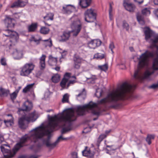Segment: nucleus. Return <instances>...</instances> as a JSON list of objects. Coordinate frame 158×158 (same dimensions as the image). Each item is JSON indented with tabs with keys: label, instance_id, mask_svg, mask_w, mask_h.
<instances>
[{
	"label": "nucleus",
	"instance_id": "obj_1",
	"mask_svg": "<svg viewBox=\"0 0 158 158\" xmlns=\"http://www.w3.org/2000/svg\"><path fill=\"white\" fill-rule=\"evenodd\" d=\"M48 123L45 127L40 125L32 130L29 133V135H26L23 136L21 138L20 142L15 145L12 151L6 149L4 147V157L10 158L13 157L19 150L24 145V143L28 140L35 143L45 135H48L49 138L50 134L54 131L55 128L58 126L60 122H63L68 124V126L63 128L61 131V135L64 134L71 130V122L76 119L74 111L72 108L64 110V112L60 115H55L53 116H51L48 115Z\"/></svg>",
	"mask_w": 158,
	"mask_h": 158
},
{
	"label": "nucleus",
	"instance_id": "obj_2",
	"mask_svg": "<svg viewBox=\"0 0 158 158\" xmlns=\"http://www.w3.org/2000/svg\"><path fill=\"white\" fill-rule=\"evenodd\" d=\"M136 86L135 85H132L125 82L116 89L108 94L105 98L98 101L97 103L91 101L88 104L78 106L77 112L80 115H84L87 112L98 115L100 114V105L109 107H118L120 105L119 101L128 98Z\"/></svg>",
	"mask_w": 158,
	"mask_h": 158
},
{
	"label": "nucleus",
	"instance_id": "obj_3",
	"mask_svg": "<svg viewBox=\"0 0 158 158\" xmlns=\"http://www.w3.org/2000/svg\"><path fill=\"white\" fill-rule=\"evenodd\" d=\"M3 35L10 39L6 48L9 49L10 52H13L14 58L19 59L22 58L23 55V50L19 48H16L14 47L19 39L18 33L15 31L8 29L5 30Z\"/></svg>",
	"mask_w": 158,
	"mask_h": 158
},
{
	"label": "nucleus",
	"instance_id": "obj_4",
	"mask_svg": "<svg viewBox=\"0 0 158 158\" xmlns=\"http://www.w3.org/2000/svg\"><path fill=\"white\" fill-rule=\"evenodd\" d=\"M152 69L153 70H147L143 75L140 72L139 69H137L135 72L134 78L136 80L139 81L148 78L150 75L154 73V70H158V59H156L154 60Z\"/></svg>",
	"mask_w": 158,
	"mask_h": 158
},
{
	"label": "nucleus",
	"instance_id": "obj_5",
	"mask_svg": "<svg viewBox=\"0 0 158 158\" xmlns=\"http://www.w3.org/2000/svg\"><path fill=\"white\" fill-rule=\"evenodd\" d=\"M72 22L70 27L72 29V35L73 37H76L81 31L82 28V24L80 20L76 16H73L71 18Z\"/></svg>",
	"mask_w": 158,
	"mask_h": 158
},
{
	"label": "nucleus",
	"instance_id": "obj_6",
	"mask_svg": "<svg viewBox=\"0 0 158 158\" xmlns=\"http://www.w3.org/2000/svg\"><path fill=\"white\" fill-rule=\"evenodd\" d=\"M157 53L156 52H150L146 51L144 53L142 54L139 58L138 66L140 67H143L147 65L148 63V57H152Z\"/></svg>",
	"mask_w": 158,
	"mask_h": 158
},
{
	"label": "nucleus",
	"instance_id": "obj_7",
	"mask_svg": "<svg viewBox=\"0 0 158 158\" xmlns=\"http://www.w3.org/2000/svg\"><path fill=\"white\" fill-rule=\"evenodd\" d=\"M35 114L34 113H32L26 116L23 117L19 119V125L20 128L25 129L27 127L25 122L28 123L30 122H33L36 120V119L35 118Z\"/></svg>",
	"mask_w": 158,
	"mask_h": 158
},
{
	"label": "nucleus",
	"instance_id": "obj_8",
	"mask_svg": "<svg viewBox=\"0 0 158 158\" xmlns=\"http://www.w3.org/2000/svg\"><path fill=\"white\" fill-rule=\"evenodd\" d=\"M35 67V64L31 62L26 63L20 69V75L28 76L32 72Z\"/></svg>",
	"mask_w": 158,
	"mask_h": 158
},
{
	"label": "nucleus",
	"instance_id": "obj_9",
	"mask_svg": "<svg viewBox=\"0 0 158 158\" xmlns=\"http://www.w3.org/2000/svg\"><path fill=\"white\" fill-rule=\"evenodd\" d=\"M85 20L88 23L94 22L96 20V13L94 10L92 8L87 9L85 12Z\"/></svg>",
	"mask_w": 158,
	"mask_h": 158
},
{
	"label": "nucleus",
	"instance_id": "obj_10",
	"mask_svg": "<svg viewBox=\"0 0 158 158\" xmlns=\"http://www.w3.org/2000/svg\"><path fill=\"white\" fill-rule=\"evenodd\" d=\"M69 139L68 138H64L62 135H61L59 136L56 141L53 143H51L49 139H48L46 141H44V143L45 144L46 146L49 148L50 149H52L55 147L59 143L63 140H67Z\"/></svg>",
	"mask_w": 158,
	"mask_h": 158
},
{
	"label": "nucleus",
	"instance_id": "obj_11",
	"mask_svg": "<svg viewBox=\"0 0 158 158\" xmlns=\"http://www.w3.org/2000/svg\"><path fill=\"white\" fill-rule=\"evenodd\" d=\"M71 31H65L63 32L62 34L59 37V41L60 42H65L68 40L71 36Z\"/></svg>",
	"mask_w": 158,
	"mask_h": 158
},
{
	"label": "nucleus",
	"instance_id": "obj_12",
	"mask_svg": "<svg viewBox=\"0 0 158 158\" xmlns=\"http://www.w3.org/2000/svg\"><path fill=\"white\" fill-rule=\"evenodd\" d=\"M102 42L99 39L93 40L88 43V46L91 49H95L96 47L100 46Z\"/></svg>",
	"mask_w": 158,
	"mask_h": 158
},
{
	"label": "nucleus",
	"instance_id": "obj_13",
	"mask_svg": "<svg viewBox=\"0 0 158 158\" xmlns=\"http://www.w3.org/2000/svg\"><path fill=\"white\" fill-rule=\"evenodd\" d=\"M75 10V7L74 6L71 5H68L63 7L62 11L64 14H69Z\"/></svg>",
	"mask_w": 158,
	"mask_h": 158
},
{
	"label": "nucleus",
	"instance_id": "obj_14",
	"mask_svg": "<svg viewBox=\"0 0 158 158\" xmlns=\"http://www.w3.org/2000/svg\"><path fill=\"white\" fill-rule=\"evenodd\" d=\"M26 4V2L23 0H18L13 3L10 6V7L14 8L24 6Z\"/></svg>",
	"mask_w": 158,
	"mask_h": 158
},
{
	"label": "nucleus",
	"instance_id": "obj_15",
	"mask_svg": "<svg viewBox=\"0 0 158 158\" xmlns=\"http://www.w3.org/2000/svg\"><path fill=\"white\" fill-rule=\"evenodd\" d=\"M32 107V103L28 101L24 102L22 106V109H19V111H30Z\"/></svg>",
	"mask_w": 158,
	"mask_h": 158
},
{
	"label": "nucleus",
	"instance_id": "obj_16",
	"mask_svg": "<svg viewBox=\"0 0 158 158\" xmlns=\"http://www.w3.org/2000/svg\"><path fill=\"white\" fill-rule=\"evenodd\" d=\"M14 19L7 16L4 19V21L6 26L8 28H11L14 27V23L13 22Z\"/></svg>",
	"mask_w": 158,
	"mask_h": 158
},
{
	"label": "nucleus",
	"instance_id": "obj_17",
	"mask_svg": "<svg viewBox=\"0 0 158 158\" xmlns=\"http://www.w3.org/2000/svg\"><path fill=\"white\" fill-rule=\"evenodd\" d=\"M86 92L85 89H83L82 90L80 91L79 93L76 95V97L77 100L79 101L84 100L86 97Z\"/></svg>",
	"mask_w": 158,
	"mask_h": 158
},
{
	"label": "nucleus",
	"instance_id": "obj_18",
	"mask_svg": "<svg viewBox=\"0 0 158 158\" xmlns=\"http://www.w3.org/2000/svg\"><path fill=\"white\" fill-rule=\"evenodd\" d=\"M123 4L125 9L129 12L134 11L135 8V6L131 3L124 2Z\"/></svg>",
	"mask_w": 158,
	"mask_h": 158
},
{
	"label": "nucleus",
	"instance_id": "obj_19",
	"mask_svg": "<svg viewBox=\"0 0 158 158\" xmlns=\"http://www.w3.org/2000/svg\"><path fill=\"white\" fill-rule=\"evenodd\" d=\"M92 0H80L79 5L82 8H86L91 4Z\"/></svg>",
	"mask_w": 158,
	"mask_h": 158
},
{
	"label": "nucleus",
	"instance_id": "obj_20",
	"mask_svg": "<svg viewBox=\"0 0 158 158\" xmlns=\"http://www.w3.org/2000/svg\"><path fill=\"white\" fill-rule=\"evenodd\" d=\"M145 39L146 40L150 39L153 34V32L149 28L147 27L144 31Z\"/></svg>",
	"mask_w": 158,
	"mask_h": 158
},
{
	"label": "nucleus",
	"instance_id": "obj_21",
	"mask_svg": "<svg viewBox=\"0 0 158 158\" xmlns=\"http://www.w3.org/2000/svg\"><path fill=\"white\" fill-rule=\"evenodd\" d=\"M46 57V56L44 55L43 54L40 58V69L41 70H43L45 68V60Z\"/></svg>",
	"mask_w": 158,
	"mask_h": 158
},
{
	"label": "nucleus",
	"instance_id": "obj_22",
	"mask_svg": "<svg viewBox=\"0 0 158 158\" xmlns=\"http://www.w3.org/2000/svg\"><path fill=\"white\" fill-rule=\"evenodd\" d=\"M37 27V24L36 23H33L28 26V31L29 32H33L36 31Z\"/></svg>",
	"mask_w": 158,
	"mask_h": 158
},
{
	"label": "nucleus",
	"instance_id": "obj_23",
	"mask_svg": "<svg viewBox=\"0 0 158 158\" xmlns=\"http://www.w3.org/2000/svg\"><path fill=\"white\" fill-rule=\"evenodd\" d=\"M57 60L56 58L53 57L52 55L49 56L48 64L51 66L56 65L57 63Z\"/></svg>",
	"mask_w": 158,
	"mask_h": 158
},
{
	"label": "nucleus",
	"instance_id": "obj_24",
	"mask_svg": "<svg viewBox=\"0 0 158 158\" xmlns=\"http://www.w3.org/2000/svg\"><path fill=\"white\" fill-rule=\"evenodd\" d=\"M106 136L107 135L104 134H101L99 136L96 143V145L98 147L99 146L101 142Z\"/></svg>",
	"mask_w": 158,
	"mask_h": 158
},
{
	"label": "nucleus",
	"instance_id": "obj_25",
	"mask_svg": "<svg viewBox=\"0 0 158 158\" xmlns=\"http://www.w3.org/2000/svg\"><path fill=\"white\" fill-rule=\"evenodd\" d=\"M74 62L82 63L83 61V59L78 54H75L73 57Z\"/></svg>",
	"mask_w": 158,
	"mask_h": 158
},
{
	"label": "nucleus",
	"instance_id": "obj_26",
	"mask_svg": "<svg viewBox=\"0 0 158 158\" xmlns=\"http://www.w3.org/2000/svg\"><path fill=\"white\" fill-rule=\"evenodd\" d=\"M7 116H10L11 117V118L9 120H5L4 122L6 125L7 127H9L12 125L14 124V122L11 115V114H8Z\"/></svg>",
	"mask_w": 158,
	"mask_h": 158
},
{
	"label": "nucleus",
	"instance_id": "obj_27",
	"mask_svg": "<svg viewBox=\"0 0 158 158\" xmlns=\"http://www.w3.org/2000/svg\"><path fill=\"white\" fill-rule=\"evenodd\" d=\"M54 14L52 13L47 14L44 17V19L45 21L52 20L53 19Z\"/></svg>",
	"mask_w": 158,
	"mask_h": 158
},
{
	"label": "nucleus",
	"instance_id": "obj_28",
	"mask_svg": "<svg viewBox=\"0 0 158 158\" xmlns=\"http://www.w3.org/2000/svg\"><path fill=\"white\" fill-rule=\"evenodd\" d=\"M34 84H29L27 85L23 89V91L24 93H26L27 92L30 91L33 88Z\"/></svg>",
	"mask_w": 158,
	"mask_h": 158
},
{
	"label": "nucleus",
	"instance_id": "obj_29",
	"mask_svg": "<svg viewBox=\"0 0 158 158\" xmlns=\"http://www.w3.org/2000/svg\"><path fill=\"white\" fill-rule=\"evenodd\" d=\"M155 138V135H154L148 134L146 139V140L149 145L151 144L152 142L151 140L154 139Z\"/></svg>",
	"mask_w": 158,
	"mask_h": 158
},
{
	"label": "nucleus",
	"instance_id": "obj_30",
	"mask_svg": "<svg viewBox=\"0 0 158 158\" xmlns=\"http://www.w3.org/2000/svg\"><path fill=\"white\" fill-rule=\"evenodd\" d=\"M60 76L58 74H56L52 77V81L54 83H57L60 81Z\"/></svg>",
	"mask_w": 158,
	"mask_h": 158
},
{
	"label": "nucleus",
	"instance_id": "obj_31",
	"mask_svg": "<svg viewBox=\"0 0 158 158\" xmlns=\"http://www.w3.org/2000/svg\"><path fill=\"white\" fill-rule=\"evenodd\" d=\"M144 137L143 136H140L138 137H136L134 141L137 145H139L141 143Z\"/></svg>",
	"mask_w": 158,
	"mask_h": 158
},
{
	"label": "nucleus",
	"instance_id": "obj_32",
	"mask_svg": "<svg viewBox=\"0 0 158 158\" xmlns=\"http://www.w3.org/2000/svg\"><path fill=\"white\" fill-rule=\"evenodd\" d=\"M68 81V79L64 78L60 83V85L63 88H66V84Z\"/></svg>",
	"mask_w": 158,
	"mask_h": 158
},
{
	"label": "nucleus",
	"instance_id": "obj_33",
	"mask_svg": "<svg viewBox=\"0 0 158 158\" xmlns=\"http://www.w3.org/2000/svg\"><path fill=\"white\" fill-rule=\"evenodd\" d=\"M98 68L99 69L101 70V71H106L108 69V65L107 64H105L102 65H99Z\"/></svg>",
	"mask_w": 158,
	"mask_h": 158
},
{
	"label": "nucleus",
	"instance_id": "obj_34",
	"mask_svg": "<svg viewBox=\"0 0 158 158\" xmlns=\"http://www.w3.org/2000/svg\"><path fill=\"white\" fill-rule=\"evenodd\" d=\"M104 57V55L103 54L98 53L94 54V58L97 59H103Z\"/></svg>",
	"mask_w": 158,
	"mask_h": 158
},
{
	"label": "nucleus",
	"instance_id": "obj_35",
	"mask_svg": "<svg viewBox=\"0 0 158 158\" xmlns=\"http://www.w3.org/2000/svg\"><path fill=\"white\" fill-rule=\"evenodd\" d=\"M49 31V29L48 27H43L41 28L40 30V32L44 34H48Z\"/></svg>",
	"mask_w": 158,
	"mask_h": 158
},
{
	"label": "nucleus",
	"instance_id": "obj_36",
	"mask_svg": "<svg viewBox=\"0 0 158 158\" xmlns=\"http://www.w3.org/2000/svg\"><path fill=\"white\" fill-rule=\"evenodd\" d=\"M9 93V91L2 88L0 89V96L7 95Z\"/></svg>",
	"mask_w": 158,
	"mask_h": 158
},
{
	"label": "nucleus",
	"instance_id": "obj_37",
	"mask_svg": "<svg viewBox=\"0 0 158 158\" xmlns=\"http://www.w3.org/2000/svg\"><path fill=\"white\" fill-rule=\"evenodd\" d=\"M102 93L103 91L101 89H96L95 95L97 98H99L102 96Z\"/></svg>",
	"mask_w": 158,
	"mask_h": 158
},
{
	"label": "nucleus",
	"instance_id": "obj_38",
	"mask_svg": "<svg viewBox=\"0 0 158 158\" xmlns=\"http://www.w3.org/2000/svg\"><path fill=\"white\" fill-rule=\"evenodd\" d=\"M142 13L143 15H148L150 14V11L148 8H145L142 10Z\"/></svg>",
	"mask_w": 158,
	"mask_h": 158
},
{
	"label": "nucleus",
	"instance_id": "obj_39",
	"mask_svg": "<svg viewBox=\"0 0 158 158\" xmlns=\"http://www.w3.org/2000/svg\"><path fill=\"white\" fill-rule=\"evenodd\" d=\"M110 7L109 9V16L110 19V20H112L113 19V15L112 14V7L111 3L109 4Z\"/></svg>",
	"mask_w": 158,
	"mask_h": 158
},
{
	"label": "nucleus",
	"instance_id": "obj_40",
	"mask_svg": "<svg viewBox=\"0 0 158 158\" xmlns=\"http://www.w3.org/2000/svg\"><path fill=\"white\" fill-rule=\"evenodd\" d=\"M123 27L127 31H128L129 29V25L126 21H123Z\"/></svg>",
	"mask_w": 158,
	"mask_h": 158
},
{
	"label": "nucleus",
	"instance_id": "obj_41",
	"mask_svg": "<svg viewBox=\"0 0 158 158\" xmlns=\"http://www.w3.org/2000/svg\"><path fill=\"white\" fill-rule=\"evenodd\" d=\"M69 98V95L68 94H66L64 95L62 100V102L63 103L68 102Z\"/></svg>",
	"mask_w": 158,
	"mask_h": 158
},
{
	"label": "nucleus",
	"instance_id": "obj_42",
	"mask_svg": "<svg viewBox=\"0 0 158 158\" xmlns=\"http://www.w3.org/2000/svg\"><path fill=\"white\" fill-rule=\"evenodd\" d=\"M43 41L46 42V46L51 47L52 45V41L50 39L46 40H43Z\"/></svg>",
	"mask_w": 158,
	"mask_h": 158
},
{
	"label": "nucleus",
	"instance_id": "obj_43",
	"mask_svg": "<svg viewBox=\"0 0 158 158\" xmlns=\"http://www.w3.org/2000/svg\"><path fill=\"white\" fill-rule=\"evenodd\" d=\"M158 42V37H156L154 39L152 40V43L154 44V46L156 48V50H158V47H157L156 44Z\"/></svg>",
	"mask_w": 158,
	"mask_h": 158
},
{
	"label": "nucleus",
	"instance_id": "obj_44",
	"mask_svg": "<svg viewBox=\"0 0 158 158\" xmlns=\"http://www.w3.org/2000/svg\"><path fill=\"white\" fill-rule=\"evenodd\" d=\"M90 153V151H87L85 149L82 151V155L85 156H89Z\"/></svg>",
	"mask_w": 158,
	"mask_h": 158
},
{
	"label": "nucleus",
	"instance_id": "obj_45",
	"mask_svg": "<svg viewBox=\"0 0 158 158\" xmlns=\"http://www.w3.org/2000/svg\"><path fill=\"white\" fill-rule=\"evenodd\" d=\"M81 63L74 62L73 66L74 68L77 69H80Z\"/></svg>",
	"mask_w": 158,
	"mask_h": 158
},
{
	"label": "nucleus",
	"instance_id": "obj_46",
	"mask_svg": "<svg viewBox=\"0 0 158 158\" xmlns=\"http://www.w3.org/2000/svg\"><path fill=\"white\" fill-rule=\"evenodd\" d=\"M0 62L1 64L2 65L5 66L7 64L6 59L4 57H2L1 58L0 60Z\"/></svg>",
	"mask_w": 158,
	"mask_h": 158
},
{
	"label": "nucleus",
	"instance_id": "obj_47",
	"mask_svg": "<svg viewBox=\"0 0 158 158\" xmlns=\"http://www.w3.org/2000/svg\"><path fill=\"white\" fill-rule=\"evenodd\" d=\"M17 93L15 92H14L10 95L11 99L13 100L15 99L17 97Z\"/></svg>",
	"mask_w": 158,
	"mask_h": 158
},
{
	"label": "nucleus",
	"instance_id": "obj_48",
	"mask_svg": "<svg viewBox=\"0 0 158 158\" xmlns=\"http://www.w3.org/2000/svg\"><path fill=\"white\" fill-rule=\"evenodd\" d=\"M158 87V83L157 84H154L149 86V88L156 89Z\"/></svg>",
	"mask_w": 158,
	"mask_h": 158
},
{
	"label": "nucleus",
	"instance_id": "obj_49",
	"mask_svg": "<svg viewBox=\"0 0 158 158\" xmlns=\"http://www.w3.org/2000/svg\"><path fill=\"white\" fill-rule=\"evenodd\" d=\"M109 48L111 50L112 53H113V49L114 48V46L113 42L110 43L109 45Z\"/></svg>",
	"mask_w": 158,
	"mask_h": 158
},
{
	"label": "nucleus",
	"instance_id": "obj_50",
	"mask_svg": "<svg viewBox=\"0 0 158 158\" xmlns=\"http://www.w3.org/2000/svg\"><path fill=\"white\" fill-rule=\"evenodd\" d=\"M76 82L75 80L70 81L68 83L66 87V88L67 89L71 84H73Z\"/></svg>",
	"mask_w": 158,
	"mask_h": 158
},
{
	"label": "nucleus",
	"instance_id": "obj_51",
	"mask_svg": "<svg viewBox=\"0 0 158 158\" xmlns=\"http://www.w3.org/2000/svg\"><path fill=\"white\" fill-rule=\"evenodd\" d=\"M73 158H77V152H74L72 154Z\"/></svg>",
	"mask_w": 158,
	"mask_h": 158
},
{
	"label": "nucleus",
	"instance_id": "obj_52",
	"mask_svg": "<svg viewBox=\"0 0 158 158\" xmlns=\"http://www.w3.org/2000/svg\"><path fill=\"white\" fill-rule=\"evenodd\" d=\"M71 75V73H65V74L64 75V77L66 78V77H67V78H66L67 79H68V80L69 78L70 77V76Z\"/></svg>",
	"mask_w": 158,
	"mask_h": 158
},
{
	"label": "nucleus",
	"instance_id": "obj_53",
	"mask_svg": "<svg viewBox=\"0 0 158 158\" xmlns=\"http://www.w3.org/2000/svg\"><path fill=\"white\" fill-rule=\"evenodd\" d=\"M137 19L138 21L143 19V17L140 15H137Z\"/></svg>",
	"mask_w": 158,
	"mask_h": 158
},
{
	"label": "nucleus",
	"instance_id": "obj_54",
	"mask_svg": "<svg viewBox=\"0 0 158 158\" xmlns=\"http://www.w3.org/2000/svg\"><path fill=\"white\" fill-rule=\"evenodd\" d=\"M144 0H134V1L137 3L140 4L143 3Z\"/></svg>",
	"mask_w": 158,
	"mask_h": 158
},
{
	"label": "nucleus",
	"instance_id": "obj_55",
	"mask_svg": "<svg viewBox=\"0 0 158 158\" xmlns=\"http://www.w3.org/2000/svg\"><path fill=\"white\" fill-rule=\"evenodd\" d=\"M138 22L139 23L142 25H144L145 24V22L143 20V19L139 21Z\"/></svg>",
	"mask_w": 158,
	"mask_h": 158
},
{
	"label": "nucleus",
	"instance_id": "obj_56",
	"mask_svg": "<svg viewBox=\"0 0 158 158\" xmlns=\"http://www.w3.org/2000/svg\"><path fill=\"white\" fill-rule=\"evenodd\" d=\"M4 139L3 136L1 135H0V143L4 141Z\"/></svg>",
	"mask_w": 158,
	"mask_h": 158
},
{
	"label": "nucleus",
	"instance_id": "obj_57",
	"mask_svg": "<svg viewBox=\"0 0 158 158\" xmlns=\"http://www.w3.org/2000/svg\"><path fill=\"white\" fill-rule=\"evenodd\" d=\"M154 13L155 15L157 17H158V9L155 10L154 11Z\"/></svg>",
	"mask_w": 158,
	"mask_h": 158
},
{
	"label": "nucleus",
	"instance_id": "obj_58",
	"mask_svg": "<svg viewBox=\"0 0 158 158\" xmlns=\"http://www.w3.org/2000/svg\"><path fill=\"white\" fill-rule=\"evenodd\" d=\"M156 5H158V0H152Z\"/></svg>",
	"mask_w": 158,
	"mask_h": 158
},
{
	"label": "nucleus",
	"instance_id": "obj_59",
	"mask_svg": "<svg viewBox=\"0 0 158 158\" xmlns=\"http://www.w3.org/2000/svg\"><path fill=\"white\" fill-rule=\"evenodd\" d=\"M29 158H38V156L35 155H32L30 156Z\"/></svg>",
	"mask_w": 158,
	"mask_h": 158
},
{
	"label": "nucleus",
	"instance_id": "obj_60",
	"mask_svg": "<svg viewBox=\"0 0 158 158\" xmlns=\"http://www.w3.org/2000/svg\"><path fill=\"white\" fill-rule=\"evenodd\" d=\"M42 144L39 143L37 145V147L38 148H40L42 146Z\"/></svg>",
	"mask_w": 158,
	"mask_h": 158
},
{
	"label": "nucleus",
	"instance_id": "obj_61",
	"mask_svg": "<svg viewBox=\"0 0 158 158\" xmlns=\"http://www.w3.org/2000/svg\"><path fill=\"white\" fill-rule=\"evenodd\" d=\"M55 70H56L57 71H59L60 70V67L58 66H57L56 67L55 69Z\"/></svg>",
	"mask_w": 158,
	"mask_h": 158
},
{
	"label": "nucleus",
	"instance_id": "obj_62",
	"mask_svg": "<svg viewBox=\"0 0 158 158\" xmlns=\"http://www.w3.org/2000/svg\"><path fill=\"white\" fill-rule=\"evenodd\" d=\"M26 156L25 155H22L19 156V158H26Z\"/></svg>",
	"mask_w": 158,
	"mask_h": 158
},
{
	"label": "nucleus",
	"instance_id": "obj_63",
	"mask_svg": "<svg viewBox=\"0 0 158 158\" xmlns=\"http://www.w3.org/2000/svg\"><path fill=\"white\" fill-rule=\"evenodd\" d=\"M110 130L106 131L105 134L107 135L108 133H109L110 132Z\"/></svg>",
	"mask_w": 158,
	"mask_h": 158
},
{
	"label": "nucleus",
	"instance_id": "obj_64",
	"mask_svg": "<svg viewBox=\"0 0 158 158\" xmlns=\"http://www.w3.org/2000/svg\"><path fill=\"white\" fill-rule=\"evenodd\" d=\"M129 49L131 52H133L134 51V48L132 47H129Z\"/></svg>",
	"mask_w": 158,
	"mask_h": 158
}]
</instances>
